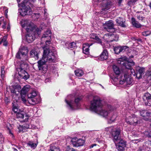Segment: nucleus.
I'll return each mask as SVG.
<instances>
[{
  "label": "nucleus",
  "instance_id": "obj_61",
  "mask_svg": "<svg viewBox=\"0 0 151 151\" xmlns=\"http://www.w3.org/2000/svg\"><path fill=\"white\" fill-rule=\"evenodd\" d=\"M136 0H131L130 1L132 2H136Z\"/></svg>",
  "mask_w": 151,
  "mask_h": 151
},
{
  "label": "nucleus",
  "instance_id": "obj_30",
  "mask_svg": "<svg viewBox=\"0 0 151 151\" xmlns=\"http://www.w3.org/2000/svg\"><path fill=\"white\" fill-rule=\"evenodd\" d=\"M12 110L15 113H17L18 111V107L16 103H12Z\"/></svg>",
  "mask_w": 151,
  "mask_h": 151
},
{
  "label": "nucleus",
  "instance_id": "obj_4",
  "mask_svg": "<svg viewBox=\"0 0 151 151\" xmlns=\"http://www.w3.org/2000/svg\"><path fill=\"white\" fill-rule=\"evenodd\" d=\"M82 99V97L80 96L75 98V101L71 100L70 101L67 99H65V101L67 104V106L69 109L73 110L78 109L80 106V102Z\"/></svg>",
  "mask_w": 151,
  "mask_h": 151
},
{
  "label": "nucleus",
  "instance_id": "obj_13",
  "mask_svg": "<svg viewBox=\"0 0 151 151\" xmlns=\"http://www.w3.org/2000/svg\"><path fill=\"white\" fill-rule=\"evenodd\" d=\"M143 101L146 106H151V95L148 93L144 94L142 97Z\"/></svg>",
  "mask_w": 151,
  "mask_h": 151
},
{
  "label": "nucleus",
  "instance_id": "obj_41",
  "mask_svg": "<svg viewBox=\"0 0 151 151\" xmlns=\"http://www.w3.org/2000/svg\"><path fill=\"white\" fill-rule=\"evenodd\" d=\"M26 95H21V97L22 99V101L24 104H26L27 102V101L25 98Z\"/></svg>",
  "mask_w": 151,
  "mask_h": 151
},
{
  "label": "nucleus",
  "instance_id": "obj_3",
  "mask_svg": "<svg viewBox=\"0 0 151 151\" xmlns=\"http://www.w3.org/2000/svg\"><path fill=\"white\" fill-rule=\"evenodd\" d=\"M105 131L109 132L112 135L113 141L115 143L116 142H118V141L119 140L117 146L124 147H126V142L123 139H120V130L119 129L115 128L114 126H111L106 128Z\"/></svg>",
  "mask_w": 151,
  "mask_h": 151
},
{
  "label": "nucleus",
  "instance_id": "obj_22",
  "mask_svg": "<svg viewBox=\"0 0 151 151\" xmlns=\"http://www.w3.org/2000/svg\"><path fill=\"white\" fill-rule=\"evenodd\" d=\"M138 73L136 74V77L138 79L141 78L145 71V68L142 67H139L137 68Z\"/></svg>",
  "mask_w": 151,
  "mask_h": 151
},
{
  "label": "nucleus",
  "instance_id": "obj_52",
  "mask_svg": "<svg viewBox=\"0 0 151 151\" xmlns=\"http://www.w3.org/2000/svg\"><path fill=\"white\" fill-rule=\"evenodd\" d=\"M4 138L3 137V136L1 134H0V142L1 143L4 141Z\"/></svg>",
  "mask_w": 151,
  "mask_h": 151
},
{
  "label": "nucleus",
  "instance_id": "obj_39",
  "mask_svg": "<svg viewBox=\"0 0 151 151\" xmlns=\"http://www.w3.org/2000/svg\"><path fill=\"white\" fill-rule=\"evenodd\" d=\"M5 67L3 66L1 67V77L3 79L4 78L5 71L4 70Z\"/></svg>",
  "mask_w": 151,
  "mask_h": 151
},
{
  "label": "nucleus",
  "instance_id": "obj_51",
  "mask_svg": "<svg viewBox=\"0 0 151 151\" xmlns=\"http://www.w3.org/2000/svg\"><path fill=\"white\" fill-rule=\"evenodd\" d=\"M110 4H109L108 3H107L105 4V9L106 10H107L110 8Z\"/></svg>",
  "mask_w": 151,
  "mask_h": 151
},
{
  "label": "nucleus",
  "instance_id": "obj_26",
  "mask_svg": "<svg viewBox=\"0 0 151 151\" xmlns=\"http://www.w3.org/2000/svg\"><path fill=\"white\" fill-rule=\"evenodd\" d=\"M30 55L31 57H34L36 59H38L39 58L37 52L35 50H32L30 52Z\"/></svg>",
  "mask_w": 151,
  "mask_h": 151
},
{
  "label": "nucleus",
  "instance_id": "obj_10",
  "mask_svg": "<svg viewBox=\"0 0 151 151\" xmlns=\"http://www.w3.org/2000/svg\"><path fill=\"white\" fill-rule=\"evenodd\" d=\"M114 24L112 20L106 22L104 25V29L110 32H113L115 31L114 28Z\"/></svg>",
  "mask_w": 151,
  "mask_h": 151
},
{
  "label": "nucleus",
  "instance_id": "obj_38",
  "mask_svg": "<svg viewBox=\"0 0 151 151\" xmlns=\"http://www.w3.org/2000/svg\"><path fill=\"white\" fill-rule=\"evenodd\" d=\"M138 119L136 118H134L131 120L130 124H132L134 125H135L138 124Z\"/></svg>",
  "mask_w": 151,
  "mask_h": 151
},
{
  "label": "nucleus",
  "instance_id": "obj_53",
  "mask_svg": "<svg viewBox=\"0 0 151 151\" xmlns=\"http://www.w3.org/2000/svg\"><path fill=\"white\" fill-rule=\"evenodd\" d=\"M3 25H2V27L3 29H5L6 28V23L4 21H3Z\"/></svg>",
  "mask_w": 151,
  "mask_h": 151
},
{
  "label": "nucleus",
  "instance_id": "obj_7",
  "mask_svg": "<svg viewBox=\"0 0 151 151\" xmlns=\"http://www.w3.org/2000/svg\"><path fill=\"white\" fill-rule=\"evenodd\" d=\"M128 58L125 57L120 58L117 60L118 63L122 65L128 69H131L132 66L134 65L135 63L132 60L127 61Z\"/></svg>",
  "mask_w": 151,
  "mask_h": 151
},
{
  "label": "nucleus",
  "instance_id": "obj_43",
  "mask_svg": "<svg viewBox=\"0 0 151 151\" xmlns=\"http://www.w3.org/2000/svg\"><path fill=\"white\" fill-rule=\"evenodd\" d=\"M116 117V114L113 115L111 117L110 119V121L109 122H114L115 120Z\"/></svg>",
  "mask_w": 151,
  "mask_h": 151
},
{
  "label": "nucleus",
  "instance_id": "obj_42",
  "mask_svg": "<svg viewBox=\"0 0 151 151\" xmlns=\"http://www.w3.org/2000/svg\"><path fill=\"white\" fill-rule=\"evenodd\" d=\"M26 95H21V97L22 99V101L24 104H26L27 102V101L25 98Z\"/></svg>",
  "mask_w": 151,
  "mask_h": 151
},
{
  "label": "nucleus",
  "instance_id": "obj_15",
  "mask_svg": "<svg viewBox=\"0 0 151 151\" xmlns=\"http://www.w3.org/2000/svg\"><path fill=\"white\" fill-rule=\"evenodd\" d=\"M106 36L108 37V38L106 39L108 42H111L114 41H117L119 40V37L117 35H106Z\"/></svg>",
  "mask_w": 151,
  "mask_h": 151
},
{
  "label": "nucleus",
  "instance_id": "obj_18",
  "mask_svg": "<svg viewBox=\"0 0 151 151\" xmlns=\"http://www.w3.org/2000/svg\"><path fill=\"white\" fill-rule=\"evenodd\" d=\"M17 116L18 118L22 119V121L24 122L27 121L28 119V116L27 114L21 113H18L17 114Z\"/></svg>",
  "mask_w": 151,
  "mask_h": 151
},
{
  "label": "nucleus",
  "instance_id": "obj_49",
  "mask_svg": "<svg viewBox=\"0 0 151 151\" xmlns=\"http://www.w3.org/2000/svg\"><path fill=\"white\" fill-rule=\"evenodd\" d=\"M23 127H24V129L25 130L26 129L29 128L30 126L29 124H25L23 125Z\"/></svg>",
  "mask_w": 151,
  "mask_h": 151
},
{
  "label": "nucleus",
  "instance_id": "obj_31",
  "mask_svg": "<svg viewBox=\"0 0 151 151\" xmlns=\"http://www.w3.org/2000/svg\"><path fill=\"white\" fill-rule=\"evenodd\" d=\"M137 12L139 13H140L138 14L137 15V19H138L139 20L143 21L144 19L145 18V17L142 15V14H143V13L142 12Z\"/></svg>",
  "mask_w": 151,
  "mask_h": 151
},
{
  "label": "nucleus",
  "instance_id": "obj_17",
  "mask_svg": "<svg viewBox=\"0 0 151 151\" xmlns=\"http://www.w3.org/2000/svg\"><path fill=\"white\" fill-rule=\"evenodd\" d=\"M24 51L23 50L19 49L16 55V58L19 59H21L23 58L26 57H27L26 53L24 52Z\"/></svg>",
  "mask_w": 151,
  "mask_h": 151
},
{
  "label": "nucleus",
  "instance_id": "obj_58",
  "mask_svg": "<svg viewBox=\"0 0 151 151\" xmlns=\"http://www.w3.org/2000/svg\"><path fill=\"white\" fill-rule=\"evenodd\" d=\"M143 150L142 147H139L137 151H142Z\"/></svg>",
  "mask_w": 151,
  "mask_h": 151
},
{
  "label": "nucleus",
  "instance_id": "obj_64",
  "mask_svg": "<svg viewBox=\"0 0 151 151\" xmlns=\"http://www.w3.org/2000/svg\"><path fill=\"white\" fill-rule=\"evenodd\" d=\"M4 17H1L0 18V19L1 20H3L4 19Z\"/></svg>",
  "mask_w": 151,
  "mask_h": 151
},
{
  "label": "nucleus",
  "instance_id": "obj_40",
  "mask_svg": "<svg viewBox=\"0 0 151 151\" xmlns=\"http://www.w3.org/2000/svg\"><path fill=\"white\" fill-rule=\"evenodd\" d=\"M76 47V44L75 42H72L70 43L69 44V46L68 47V48H73L74 49Z\"/></svg>",
  "mask_w": 151,
  "mask_h": 151
},
{
  "label": "nucleus",
  "instance_id": "obj_33",
  "mask_svg": "<svg viewBox=\"0 0 151 151\" xmlns=\"http://www.w3.org/2000/svg\"><path fill=\"white\" fill-rule=\"evenodd\" d=\"M140 112L141 115L143 117L148 116L150 115V113L146 110L141 111Z\"/></svg>",
  "mask_w": 151,
  "mask_h": 151
},
{
  "label": "nucleus",
  "instance_id": "obj_37",
  "mask_svg": "<svg viewBox=\"0 0 151 151\" xmlns=\"http://www.w3.org/2000/svg\"><path fill=\"white\" fill-rule=\"evenodd\" d=\"M129 47L127 46H121V52H124L129 50Z\"/></svg>",
  "mask_w": 151,
  "mask_h": 151
},
{
  "label": "nucleus",
  "instance_id": "obj_6",
  "mask_svg": "<svg viewBox=\"0 0 151 151\" xmlns=\"http://www.w3.org/2000/svg\"><path fill=\"white\" fill-rule=\"evenodd\" d=\"M29 3V1H27V0L25 1H22L21 4L18 3L19 5H20L22 7L21 9V12H20L21 15L22 16H24L26 15H30L32 13V9L30 7V6H25V5H28V4Z\"/></svg>",
  "mask_w": 151,
  "mask_h": 151
},
{
  "label": "nucleus",
  "instance_id": "obj_44",
  "mask_svg": "<svg viewBox=\"0 0 151 151\" xmlns=\"http://www.w3.org/2000/svg\"><path fill=\"white\" fill-rule=\"evenodd\" d=\"M95 42L100 44L102 42L101 40L97 36H95Z\"/></svg>",
  "mask_w": 151,
  "mask_h": 151
},
{
  "label": "nucleus",
  "instance_id": "obj_48",
  "mask_svg": "<svg viewBox=\"0 0 151 151\" xmlns=\"http://www.w3.org/2000/svg\"><path fill=\"white\" fill-rule=\"evenodd\" d=\"M18 129L19 130V132L23 131L24 130H25L24 129V127H23V125L21 126V125H19L18 127Z\"/></svg>",
  "mask_w": 151,
  "mask_h": 151
},
{
  "label": "nucleus",
  "instance_id": "obj_62",
  "mask_svg": "<svg viewBox=\"0 0 151 151\" xmlns=\"http://www.w3.org/2000/svg\"><path fill=\"white\" fill-rule=\"evenodd\" d=\"M49 80V79L48 78H47L46 79H45V82H47Z\"/></svg>",
  "mask_w": 151,
  "mask_h": 151
},
{
  "label": "nucleus",
  "instance_id": "obj_50",
  "mask_svg": "<svg viewBox=\"0 0 151 151\" xmlns=\"http://www.w3.org/2000/svg\"><path fill=\"white\" fill-rule=\"evenodd\" d=\"M142 33L143 35L145 36H147L150 34V32L148 31L144 32Z\"/></svg>",
  "mask_w": 151,
  "mask_h": 151
},
{
  "label": "nucleus",
  "instance_id": "obj_36",
  "mask_svg": "<svg viewBox=\"0 0 151 151\" xmlns=\"http://www.w3.org/2000/svg\"><path fill=\"white\" fill-rule=\"evenodd\" d=\"M10 90L12 93H13L16 95H18L19 93V91H18V89L17 88L14 89L13 88H10Z\"/></svg>",
  "mask_w": 151,
  "mask_h": 151
},
{
  "label": "nucleus",
  "instance_id": "obj_23",
  "mask_svg": "<svg viewBox=\"0 0 151 151\" xmlns=\"http://www.w3.org/2000/svg\"><path fill=\"white\" fill-rule=\"evenodd\" d=\"M132 23L134 27L136 28H139L141 27V24L139 23L137 21H136L135 19L134 18H132Z\"/></svg>",
  "mask_w": 151,
  "mask_h": 151
},
{
  "label": "nucleus",
  "instance_id": "obj_29",
  "mask_svg": "<svg viewBox=\"0 0 151 151\" xmlns=\"http://www.w3.org/2000/svg\"><path fill=\"white\" fill-rule=\"evenodd\" d=\"M90 110L93 112L94 111V97H93V100L91 102V104L89 107Z\"/></svg>",
  "mask_w": 151,
  "mask_h": 151
},
{
  "label": "nucleus",
  "instance_id": "obj_32",
  "mask_svg": "<svg viewBox=\"0 0 151 151\" xmlns=\"http://www.w3.org/2000/svg\"><path fill=\"white\" fill-rule=\"evenodd\" d=\"M76 75L78 76H81L83 74V71L81 69H78L75 71Z\"/></svg>",
  "mask_w": 151,
  "mask_h": 151
},
{
  "label": "nucleus",
  "instance_id": "obj_54",
  "mask_svg": "<svg viewBox=\"0 0 151 151\" xmlns=\"http://www.w3.org/2000/svg\"><path fill=\"white\" fill-rule=\"evenodd\" d=\"M4 100L5 103H8L9 102V100L7 97H5Z\"/></svg>",
  "mask_w": 151,
  "mask_h": 151
},
{
  "label": "nucleus",
  "instance_id": "obj_24",
  "mask_svg": "<svg viewBox=\"0 0 151 151\" xmlns=\"http://www.w3.org/2000/svg\"><path fill=\"white\" fill-rule=\"evenodd\" d=\"M29 86L27 85L24 86L20 92V95H26L27 92L29 91Z\"/></svg>",
  "mask_w": 151,
  "mask_h": 151
},
{
  "label": "nucleus",
  "instance_id": "obj_20",
  "mask_svg": "<svg viewBox=\"0 0 151 151\" xmlns=\"http://www.w3.org/2000/svg\"><path fill=\"white\" fill-rule=\"evenodd\" d=\"M33 32L27 34L26 35V38L27 41L29 43H30L34 41L35 38L33 34H32Z\"/></svg>",
  "mask_w": 151,
  "mask_h": 151
},
{
  "label": "nucleus",
  "instance_id": "obj_59",
  "mask_svg": "<svg viewBox=\"0 0 151 151\" xmlns=\"http://www.w3.org/2000/svg\"><path fill=\"white\" fill-rule=\"evenodd\" d=\"M94 34H91L90 35V37L91 38L94 39Z\"/></svg>",
  "mask_w": 151,
  "mask_h": 151
},
{
  "label": "nucleus",
  "instance_id": "obj_56",
  "mask_svg": "<svg viewBox=\"0 0 151 151\" xmlns=\"http://www.w3.org/2000/svg\"><path fill=\"white\" fill-rule=\"evenodd\" d=\"M36 32L38 35H39L40 34V30H39L38 29H36Z\"/></svg>",
  "mask_w": 151,
  "mask_h": 151
},
{
  "label": "nucleus",
  "instance_id": "obj_12",
  "mask_svg": "<svg viewBox=\"0 0 151 151\" xmlns=\"http://www.w3.org/2000/svg\"><path fill=\"white\" fill-rule=\"evenodd\" d=\"M51 36V31L48 30L45 32L42 37L41 39L42 40L44 38L46 39V44L47 45L50 44Z\"/></svg>",
  "mask_w": 151,
  "mask_h": 151
},
{
  "label": "nucleus",
  "instance_id": "obj_25",
  "mask_svg": "<svg viewBox=\"0 0 151 151\" xmlns=\"http://www.w3.org/2000/svg\"><path fill=\"white\" fill-rule=\"evenodd\" d=\"M112 68L114 73L116 75H119L120 73V70L119 68L115 65H113Z\"/></svg>",
  "mask_w": 151,
  "mask_h": 151
},
{
  "label": "nucleus",
  "instance_id": "obj_11",
  "mask_svg": "<svg viewBox=\"0 0 151 151\" xmlns=\"http://www.w3.org/2000/svg\"><path fill=\"white\" fill-rule=\"evenodd\" d=\"M71 142L74 147H78L83 146L84 142V141L77 137L73 138L71 140Z\"/></svg>",
  "mask_w": 151,
  "mask_h": 151
},
{
  "label": "nucleus",
  "instance_id": "obj_47",
  "mask_svg": "<svg viewBox=\"0 0 151 151\" xmlns=\"http://www.w3.org/2000/svg\"><path fill=\"white\" fill-rule=\"evenodd\" d=\"M66 151H76V150L74 148L68 146L66 147Z\"/></svg>",
  "mask_w": 151,
  "mask_h": 151
},
{
  "label": "nucleus",
  "instance_id": "obj_19",
  "mask_svg": "<svg viewBox=\"0 0 151 151\" xmlns=\"http://www.w3.org/2000/svg\"><path fill=\"white\" fill-rule=\"evenodd\" d=\"M108 58V54L107 50L104 49L100 55L99 58V59L101 61L106 60Z\"/></svg>",
  "mask_w": 151,
  "mask_h": 151
},
{
  "label": "nucleus",
  "instance_id": "obj_27",
  "mask_svg": "<svg viewBox=\"0 0 151 151\" xmlns=\"http://www.w3.org/2000/svg\"><path fill=\"white\" fill-rule=\"evenodd\" d=\"M27 144L28 146L34 149L37 147V143H35L32 141H29Z\"/></svg>",
  "mask_w": 151,
  "mask_h": 151
},
{
  "label": "nucleus",
  "instance_id": "obj_35",
  "mask_svg": "<svg viewBox=\"0 0 151 151\" xmlns=\"http://www.w3.org/2000/svg\"><path fill=\"white\" fill-rule=\"evenodd\" d=\"M121 46H116L114 48V50L116 54H118L121 52Z\"/></svg>",
  "mask_w": 151,
  "mask_h": 151
},
{
  "label": "nucleus",
  "instance_id": "obj_45",
  "mask_svg": "<svg viewBox=\"0 0 151 151\" xmlns=\"http://www.w3.org/2000/svg\"><path fill=\"white\" fill-rule=\"evenodd\" d=\"M117 148L118 151H124L125 147H121L118 146H116Z\"/></svg>",
  "mask_w": 151,
  "mask_h": 151
},
{
  "label": "nucleus",
  "instance_id": "obj_55",
  "mask_svg": "<svg viewBox=\"0 0 151 151\" xmlns=\"http://www.w3.org/2000/svg\"><path fill=\"white\" fill-rule=\"evenodd\" d=\"M129 70L130 72H131L132 73V74H133V75H134V74H133V73H134V70L132 68H131V69H129Z\"/></svg>",
  "mask_w": 151,
  "mask_h": 151
},
{
  "label": "nucleus",
  "instance_id": "obj_63",
  "mask_svg": "<svg viewBox=\"0 0 151 151\" xmlns=\"http://www.w3.org/2000/svg\"><path fill=\"white\" fill-rule=\"evenodd\" d=\"M29 0V1H32L33 2H35L36 1V0Z\"/></svg>",
  "mask_w": 151,
  "mask_h": 151
},
{
  "label": "nucleus",
  "instance_id": "obj_46",
  "mask_svg": "<svg viewBox=\"0 0 151 151\" xmlns=\"http://www.w3.org/2000/svg\"><path fill=\"white\" fill-rule=\"evenodd\" d=\"M7 129L8 130L9 133L10 135V136L13 139H14V136L13 134V133H12V132L11 131V129H10L9 128H7Z\"/></svg>",
  "mask_w": 151,
  "mask_h": 151
},
{
  "label": "nucleus",
  "instance_id": "obj_2",
  "mask_svg": "<svg viewBox=\"0 0 151 151\" xmlns=\"http://www.w3.org/2000/svg\"><path fill=\"white\" fill-rule=\"evenodd\" d=\"M104 103L99 98L95 96V113L106 117L109 113V111L112 110V108L110 105H103Z\"/></svg>",
  "mask_w": 151,
  "mask_h": 151
},
{
  "label": "nucleus",
  "instance_id": "obj_8",
  "mask_svg": "<svg viewBox=\"0 0 151 151\" xmlns=\"http://www.w3.org/2000/svg\"><path fill=\"white\" fill-rule=\"evenodd\" d=\"M37 93L35 91H33L31 93L28 94V102L29 103L32 105H35L37 104L40 102L39 99H37L36 97L37 96Z\"/></svg>",
  "mask_w": 151,
  "mask_h": 151
},
{
  "label": "nucleus",
  "instance_id": "obj_60",
  "mask_svg": "<svg viewBox=\"0 0 151 151\" xmlns=\"http://www.w3.org/2000/svg\"><path fill=\"white\" fill-rule=\"evenodd\" d=\"M12 148L14 150V151H18L15 148L13 147Z\"/></svg>",
  "mask_w": 151,
  "mask_h": 151
},
{
  "label": "nucleus",
  "instance_id": "obj_34",
  "mask_svg": "<svg viewBox=\"0 0 151 151\" xmlns=\"http://www.w3.org/2000/svg\"><path fill=\"white\" fill-rule=\"evenodd\" d=\"M6 39L7 37L6 36H4L3 38L0 41V44L3 42V45L4 46H7L8 45V42L6 41Z\"/></svg>",
  "mask_w": 151,
  "mask_h": 151
},
{
  "label": "nucleus",
  "instance_id": "obj_28",
  "mask_svg": "<svg viewBox=\"0 0 151 151\" xmlns=\"http://www.w3.org/2000/svg\"><path fill=\"white\" fill-rule=\"evenodd\" d=\"M49 151H60V149L58 147L53 145L51 144L50 145V149Z\"/></svg>",
  "mask_w": 151,
  "mask_h": 151
},
{
  "label": "nucleus",
  "instance_id": "obj_9",
  "mask_svg": "<svg viewBox=\"0 0 151 151\" xmlns=\"http://www.w3.org/2000/svg\"><path fill=\"white\" fill-rule=\"evenodd\" d=\"M20 24L22 27L24 28L27 32H32V26L31 22L27 20H22L20 22Z\"/></svg>",
  "mask_w": 151,
  "mask_h": 151
},
{
  "label": "nucleus",
  "instance_id": "obj_14",
  "mask_svg": "<svg viewBox=\"0 0 151 151\" xmlns=\"http://www.w3.org/2000/svg\"><path fill=\"white\" fill-rule=\"evenodd\" d=\"M126 75H124V79L122 80H121L119 81V83L121 84H123L124 83H126L127 85H132L133 83V81L132 78L129 77L126 78Z\"/></svg>",
  "mask_w": 151,
  "mask_h": 151
},
{
  "label": "nucleus",
  "instance_id": "obj_5",
  "mask_svg": "<svg viewBox=\"0 0 151 151\" xmlns=\"http://www.w3.org/2000/svg\"><path fill=\"white\" fill-rule=\"evenodd\" d=\"M28 65L25 63H22L20 67L18 68L17 71L18 72L19 76L25 80H27L29 77V75L26 71L27 69Z\"/></svg>",
  "mask_w": 151,
  "mask_h": 151
},
{
  "label": "nucleus",
  "instance_id": "obj_21",
  "mask_svg": "<svg viewBox=\"0 0 151 151\" xmlns=\"http://www.w3.org/2000/svg\"><path fill=\"white\" fill-rule=\"evenodd\" d=\"M93 44V43H91L90 45L88 43H85L83 44V50L84 53L88 54L89 53V47Z\"/></svg>",
  "mask_w": 151,
  "mask_h": 151
},
{
  "label": "nucleus",
  "instance_id": "obj_57",
  "mask_svg": "<svg viewBox=\"0 0 151 151\" xmlns=\"http://www.w3.org/2000/svg\"><path fill=\"white\" fill-rule=\"evenodd\" d=\"M47 9H44V14L45 16H47Z\"/></svg>",
  "mask_w": 151,
  "mask_h": 151
},
{
  "label": "nucleus",
  "instance_id": "obj_1",
  "mask_svg": "<svg viewBox=\"0 0 151 151\" xmlns=\"http://www.w3.org/2000/svg\"><path fill=\"white\" fill-rule=\"evenodd\" d=\"M58 59V55L53 47H47L45 49L42 59L37 62L39 70L42 73H46L47 69L46 63H55L57 61Z\"/></svg>",
  "mask_w": 151,
  "mask_h": 151
},
{
  "label": "nucleus",
  "instance_id": "obj_16",
  "mask_svg": "<svg viewBox=\"0 0 151 151\" xmlns=\"http://www.w3.org/2000/svg\"><path fill=\"white\" fill-rule=\"evenodd\" d=\"M116 21L118 25L123 27H126L125 24L126 20L124 18L119 17Z\"/></svg>",
  "mask_w": 151,
  "mask_h": 151
}]
</instances>
